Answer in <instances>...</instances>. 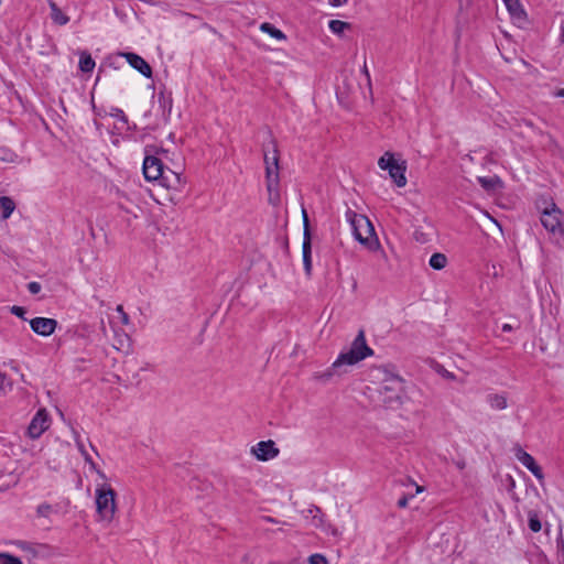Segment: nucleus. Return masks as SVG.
I'll list each match as a JSON object with an SVG mask.
<instances>
[{
	"label": "nucleus",
	"instance_id": "obj_1",
	"mask_svg": "<svg viewBox=\"0 0 564 564\" xmlns=\"http://www.w3.org/2000/svg\"><path fill=\"white\" fill-rule=\"evenodd\" d=\"M372 355L373 350L366 343L365 332L359 330L358 335L352 340L350 348L347 351L340 352L337 359L333 362L332 368L322 373L319 378L323 380H328L333 376V371H336L341 366L356 365L357 362Z\"/></svg>",
	"mask_w": 564,
	"mask_h": 564
},
{
	"label": "nucleus",
	"instance_id": "obj_2",
	"mask_svg": "<svg viewBox=\"0 0 564 564\" xmlns=\"http://www.w3.org/2000/svg\"><path fill=\"white\" fill-rule=\"evenodd\" d=\"M262 151L265 165V185L268 192L271 194L272 192L278 191L280 182V152L276 140L271 137L269 141L263 144Z\"/></svg>",
	"mask_w": 564,
	"mask_h": 564
},
{
	"label": "nucleus",
	"instance_id": "obj_3",
	"mask_svg": "<svg viewBox=\"0 0 564 564\" xmlns=\"http://www.w3.org/2000/svg\"><path fill=\"white\" fill-rule=\"evenodd\" d=\"M403 379L398 375L383 371V378L378 388L379 402L386 408H397L401 404Z\"/></svg>",
	"mask_w": 564,
	"mask_h": 564
},
{
	"label": "nucleus",
	"instance_id": "obj_4",
	"mask_svg": "<svg viewBox=\"0 0 564 564\" xmlns=\"http://www.w3.org/2000/svg\"><path fill=\"white\" fill-rule=\"evenodd\" d=\"M345 218L349 223L354 238L361 245L371 248L376 240V232L370 220L361 214L348 208Z\"/></svg>",
	"mask_w": 564,
	"mask_h": 564
},
{
	"label": "nucleus",
	"instance_id": "obj_5",
	"mask_svg": "<svg viewBox=\"0 0 564 564\" xmlns=\"http://www.w3.org/2000/svg\"><path fill=\"white\" fill-rule=\"evenodd\" d=\"M96 510L101 521L110 523L117 511L116 491L109 484L98 485L95 491Z\"/></svg>",
	"mask_w": 564,
	"mask_h": 564
},
{
	"label": "nucleus",
	"instance_id": "obj_6",
	"mask_svg": "<svg viewBox=\"0 0 564 564\" xmlns=\"http://www.w3.org/2000/svg\"><path fill=\"white\" fill-rule=\"evenodd\" d=\"M378 165L381 170H387L389 172L390 177L393 180L398 187H403L406 185L405 162L399 163L392 153L386 152L384 155L379 159Z\"/></svg>",
	"mask_w": 564,
	"mask_h": 564
},
{
	"label": "nucleus",
	"instance_id": "obj_7",
	"mask_svg": "<svg viewBox=\"0 0 564 564\" xmlns=\"http://www.w3.org/2000/svg\"><path fill=\"white\" fill-rule=\"evenodd\" d=\"M541 224L553 235L564 236L562 224V212L552 204L551 208H545L541 215Z\"/></svg>",
	"mask_w": 564,
	"mask_h": 564
},
{
	"label": "nucleus",
	"instance_id": "obj_8",
	"mask_svg": "<svg viewBox=\"0 0 564 564\" xmlns=\"http://www.w3.org/2000/svg\"><path fill=\"white\" fill-rule=\"evenodd\" d=\"M50 427V416L45 409H40L28 426V435L32 440L39 438Z\"/></svg>",
	"mask_w": 564,
	"mask_h": 564
},
{
	"label": "nucleus",
	"instance_id": "obj_9",
	"mask_svg": "<svg viewBox=\"0 0 564 564\" xmlns=\"http://www.w3.org/2000/svg\"><path fill=\"white\" fill-rule=\"evenodd\" d=\"M143 175L147 181H160L164 173L162 161L154 155H147L142 165Z\"/></svg>",
	"mask_w": 564,
	"mask_h": 564
},
{
	"label": "nucleus",
	"instance_id": "obj_10",
	"mask_svg": "<svg viewBox=\"0 0 564 564\" xmlns=\"http://www.w3.org/2000/svg\"><path fill=\"white\" fill-rule=\"evenodd\" d=\"M251 453L261 462H267L275 458L280 451L275 446V443L271 440L261 441L251 448Z\"/></svg>",
	"mask_w": 564,
	"mask_h": 564
},
{
	"label": "nucleus",
	"instance_id": "obj_11",
	"mask_svg": "<svg viewBox=\"0 0 564 564\" xmlns=\"http://www.w3.org/2000/svg\"><path fill=\"white\" fill-rule=\"evenodd\" d=\"M30 326L35 334L47 337L55 332L57 321L48 317H35L30 321Z\"/></svg>",
	"mask_w": 564,
	"mask_h": 564
},
{
	"label": "nucleus",
	"instance_id": "obj_12",
	"mask_svg": "<svg viewBox=\"0 0 564 564\" xmlns=\"http://www.w3.org/2000/svg\"><path fill=\"white\" fill-rule=\"evenodd\" d=\"M516 457L517 459L525 467L528 468L536 479L542 480L544 478L542 468L536 464L534 457L527 453L521 447H518L516 449Z\"/></svg>",
	"mask_w": 564,
	"mask_h": 564
},
{
	"label": "nucleus",
	"instance_id": "obj_13",
	"mask_svg": "<svg viewBox=\"0 0 564 564\" xmlns=\"http://www.w3.org/2000/svg\"><path fill=\"white\" fill-rule=\"evenodd\" d=\"M122 55L126 57L127 62L132 68L137 69L147 78L152 77V68L143 57L135 53H124Z\"/></svg>",
	"mask_w": 564,
	"mask_h": 564
},
{
	"label": "nucleus",
	"instance_id": "obj_14",
	"mask_svg": "<svg viewBox=\"0 0 564 564\" xmlns=\"http://www.w3.org/2000/svg\"><path fill=\"white\" fill-rule=\"evenodd\" d=\"M161 185L181 192L185 187V178L181 174L171 170L164 171L163 176L159 181Z\"/></svg>",
	"mask_w": 564,
	"mask_h": 564
},
{
	"label": "nucleus",
	"instance_id": "obj_15",
	"mask_svg": "<svg viewBox=\"0 0 564 564\" xmlns=\"http://www.w3.org/2000/svg\"><path fill=\"white\" fill-rule=\"evenodd\" d=\"M117 195L119 208L137 218L138 212L141 210L140 206L122 191H117Z\"/></svg>",
	"mask_w": 564,
	"mask_h": 564
},
{
	"label": "nucleus",
	"instance_id": "obj_16",
	"mask_svg": "<svg viewBox=\"0 0 564 564\" xmlns=\"http://www.w3.org/2000/svg\"><path fill=\"white\" fill-rule=\"evenodd\" d=\"M302 256H303V265L306 275H311L312 273V236L306 234V237L303 239L302 243Z\"/></svg>",
	"mask_w": 564,
	"mask_h": 564
},
{
	"label": "nucleus",
	"instance_id": "obj_17",
	"mask_svg": "<svg viewBox=\"0 0 564 564\" xmlns=\"http://www.w3.org/2000/svg\"><path fill=\"white\" fill-rule=\"evenodd\" d=\"M486 402L492 410H505L508 406L506 393H489L486 395Z\"/></svg>",
	"mask_w": 564,
	"mask_h": 564
},
{
	"label": "nucleus",
	"instance_id": "obj_18",
	"mask_svg": "<svg viewBox=\"0 0 564 564\" xmlns=\"http://www.w3.org/2000/svg\"><path fill=\"white\" fill-rule=\"evenodd\" d=\"M503 3L506 4L509 13L514 20H517L518 22L525 20L527 14L519 0H512V2L506 0L503 1Z\"/></svg>",
	"mask_w": 564,
	"mask_h": 564
},
{
	"label": "nucleus",
	"instance_id": "obj_19",
	"mask_svg": "<svg viewBox=\"0 0 564 564\" xmlns=\"http://www.w3.org/2000/svg\"><path fill=\"white\" fill-rule=\"evenodd\" d=\"M51 9V19L57 25H65L69 22L68 15H66L53 0H48Z\"/></svg>",
	"mask_w": 564,
	"mask_h": 564
},
{
	"label": "nucleus",
	"instance_id": "obj_20",
	"mask_svg": "<svg viewBox=\"0 0 564 564\" xmlns=\"http://www.w3.org/2000/svg\"><path fill=\"white\" fill-rule=\"evenodd\" d=\"M15 208V204L12 198L8 196L0 197V219H8Z\"/></svg>",
	"mask_w": 564,
	"mask_h": 564
},
{
	"label": "nucleus",
	"instance_id": "obj_21",
	"mask_svg": "<svg viewBox=\"0 0 564 564\" xmlns=\"http://www.w3.org/2000/svg\"><path fill=\"white\" fill-rule=\"evenodd\" d=\"M260 30L279 41L286 40V35L269 22H263L260 25Z\"/></svg>",
	"mask_w": 564,
	"mask_h": 564
},
{
	"label": "nucleus",
	"instance_id": "obj_22",
	"mask_svg": "<svg viewBox=\"0 0 564 564\" xmlns=\"http://www.w3.org/2000/svg\"><path fill=\"white\" fill-rule=\"evenodd\" d=\"M478 182L481 185V187L487 191L496 189L497 187L502 186V182L498 176H492V177L479 176Z\"/></svg>",
	"mask_w": 564,
	"mask_h": 564
},
{
	"label": "nucleus",
	"instance_id": "obj_23",
	"mask_svg": "<svg viewBox=\"0 0 564 564\" xmlns=\"http://www.w3.org/2000/svg\"><path fill=\"white\" fill-rule=\"evenodd\" d=\"M429 264L434 270H442L447 264V258L444 253L435 252L431 256Z\"/></svg>",
	"mask_w": 564,
	"mask_h": 564
},
{
	"label": "nucleus",
	"instance_id": "obj_24",
	"mask_svg": "<svg viewBox=\"0 0 564 564\" xmlns=\"http://www.w3.org/2000/svg\"><path fill=\"white\" fill-rule=\"evenodd\" d=\"M95 67V61L90 56V54L84 52L80 54L79 58V69L84 73H89Z\"/></svg>",
	"mask_w": 564,
	"mask_h": 564
},
{
	"label": "nucleus",
	"instance_id": "obj_25",
	"mask_svg": "<svg viewBox=\"0 0 564 564\" xmlns=\"http://www.w3.org/2000/svg\"><path fill=\"white\" fill-rule=\"evenodd\" d=\"M77 445H78L79 452L84 456L85 462L87 464H89L90 468L93 470H95L101 478L106 479V475L100 469H98L97 465L94 463V460L91 459L90 455L85 449L84 445L82 443H79V442L77 443Z\"/></svg>",
	"mask_w": 564,
	"mask_h": 564
},
{
	"label": "nucleus",
	"instance_id": "obj_26",
	"mask_svg": "<svg viewBox=\"0 0 564 564\" xmlns=\"http://www.w3.org/2000/svg\"><path fill=\"white\" fill-rule=\"evenodd\" d=\"M328 28L334 34H341L346 29L349 28V23L340 20H330Z\"/></svg>",
	"mask_w": 564,
	"mask_h": 564
},
{
	"label": "nucleus",
	"instance_id": "obj_27",
	"mask_svg": "<svg viewBox=\"0 0 564 564\" xmlns=\"http://www.w3.org/2000/svg\"><path fill=\"white\" fill-rule=\"evenodd\" d=\"M528 525L532 532L541 531L542 524L536 512H529Z\"/></svg>",
	"mask_w": 564,
	"mask_h": 564
},
{
	"label": "nucleus",
	"instance_id": "obj_28",
	"mask_svg": "<svg viewBox=\"0 0 564 564\" xmlns=\"http://www.w3.org/2000/svg\"><path fill=\"white\" fill-rule=\"evenodd\" d=\"M0 564H23V562L10 553H0Z\"/></svg>",
	"mask_w": 564,
	"mask_h": 564
},
{
	"label": "nucleus",
	"instance_id": "obj_29",
	"mask_svg": "<svg viewBox=\"0 0 564 564\" xmlns=\"http://www.w3.org/2000/svg\"><path fill=\"white\" fill-rule=\"evenodd\" d=\"M159 102L161 107L163 108V115H170L172 109V100L170 98H166L163 94L159 95Z\"/></svg>",
	"mask_w": 564,
	"mask_h": 564
},
{
	"label": "nucleus",
	"instance_id": "obj_30",
	"mask_svg": "<svg viewBox=\"0 0 564 564\" xmlns=\"http://www.w3.org/2000/svg\"><path fill=\"white\" fill-rule=\"evenodd\" d=\"M308 564H328V560L321 553H314L308 556Z\"/></svg>",
	"mask_w": 564,
	"mask_h": 564
},
{
	"label": "nucleus",
	"instance_id": "obj_31",
	"mask_svg": "<svg viewBox=\"0 0 564 564\" xmlns=\"http://www.w3.org/2000/svg\"><path fill=\"white\" fill-rule=\"evenodd\" d=\"M12 389V383L6 373L0 371V391L6 392Z\"/></svg>",
	"mask_w": 564,
	"mask_h": 564
},
{
	"label": "nucleus",
	"instance_id": "obj_32",
	"mask_svg": "<svg viewBox=\"0 0 564 564\" xmlns=\"http://www.w3.org/2000/svg\"><path fill=\"white\" fill-rule=\"evenodd\" d=\"M51 512L52 506L48 503H41L36 509V513L39 517H48Z\"/></svg>",
	"mask_w": 564,
	"mask_h": 564
},
{
	"label": "nucleus",
	"instance_id": "obj_33",
	"mask_svg": "<svg viewBox=\"0 0 564 564\" xmlns=\"http://www.w3.org/2000/svg\"><path fill=\"white\" fill-rule=\"evenodd\" d=\"M302 216H303V239H304L306 237V234H308V236H311L310 220H308L307 213L304 208L302 209Z\"/></svg>",
	"mask_w": 564,
	"mask_h": 564
},
{
	"label": "nucleus",
	"instance_id": "obj_34",
	"mask_svg": "<svg viewBox=\"0 0 564 564\" xmlns=\"http://www.w3.org/2000/svg\"><path fill=\"white\" fill-rule=\"evenodd\" d=\"M11 313H12V314H14L15 316H18V317H20V318L24 319V321L26 319V318L24 317V315H25L26 311H25V308H24V307H22V306H17V305L12 306V307H11Z\"/></svg>",
	"mask_w": 564,
	"mask_h": 564
},
{
	"label": "nucleus",
	"instance_id": "obj_35",
	"mask_svg": "<svg viewBox=\"0 0 564 564\" xmlns=\"http://www.w3.org/2000/svg\"><path fill=\"white\" fill-rule=\"evenodd\" d=\"M41 289H42V286L39 282L32 281V282L28 283V291L31 294L40 293Z\"/></svg>",
	"mask_w": 564,
	"mask_h": 564
},
{
	"label": "nucleus",
	"instance_id": "obj_36",
	"mask_svg": "<svg viewBox=\"0 0 564 564\" xmlns=\"http://www.w3.org/2000/svg\"><path fill=\"white\" fill-rule=\"evenodd\" d=\"M408 503H409V496H405V495H404V496H402V497L398 500V502H397V505H398V507H399V508H405V507L408 506Z\"/></svg>",
	"mask_w": 564,
	"mask_h": 564
},
{
	"label": "nucleus",
	"instance_id": "obj_37",
	"mask_svg": "<svg viewBox=\"0 0 564 564\" xmlns=\"http://www.w3.org/2000/svg\"><path fill=\"white\" fill-rule=\"evenodd\" d=\"M347 0H328V3L332 6V7H339L341 6L343 3H346Z\"/></svg>",
	"mask_w": 564,
	"mask_h": 564
},
{
	"label": "nucleus",
	"instance_id": "obj_38",
	"mask_svg": "<svg viewBox=\"0 0 564 564\" xmlns=\"http://www.w3.org/2000/svg\"><path fill=\"white\" fill-rule=\"evenodd\" d=\"M17 159H18V155L15 153H10L9 159H2V160L8 161V162H15Z\"/></svg>",
	"mask_w": 564,
	"mask_h": 564
},
{
	"label": "nucleus",
	"instance_id": "obj_39",
	"mask_svg": "<svg viewBox=\"0 0 564 564\" xmlns=\"http://www.w3.org/2000/svg\"><path fill=\"white\" fill-rule=\"evenodd\" d=\"M121 321H122V324H124V325L129 323V316L126 312H122Z\"/></svg>",
	"mask_w": 564,
	"mask_h": 564
},
{
	"label": "nucleus",
	"instance_id": "obj_40",
	"mask_svg": "<svg viewBox=\"0 0 564 564\" xmlns=\"http://www.w3.org/2000/svg\"><path fill=\"white\" fill-rule=\"evenodd\" d=\"M362 73L366 75L368 82H370V74H369V70L367 68V65L365 64L364 67H362Z\"/></svg>",
	"mask_w": 564,
	"mask_h": 564
},
{
	"label": "nucleus",
	"instance_id": "obj_41",
	"mask_svg": "<svg viewBox=\"0 0 564 564\" xmlns=\"http://www.w3.org/2000/svg\"><path fill=\"white\" fill-rule=\"evenodd\" d=\"M555 96H556V97L564 98V88L558 89V90L555 93Z\"/></svg>",
	"mask_w": 564,
	"mask_h": 564
},
{
	"label": "nucleus",
	"instance_id": "obj_42",
	"mask_svg": "<svg viewBox=\"0 0 564 564\" xmlns=\"http://www.w3.org/2000/svg\"><path fill=\"white\" fill-rule=\"evenodd\" d=\"M511 329H512V327L509 324H503L502 325V330L503 332H510Z\"/></svg>",
	"mask_w": 564,
	"mask_h": 564
},
{
	"label": "nucleus",
	"instance_id": "obj_43",
	"mask_svg": "<svg viewBox=\"0 0 564 564\" xmlns=\"http://www.w3.org/2000/svg\"><path fill=\"white\" fill-rule=\"evenodd\" d=\"M117 311H118V313H120L121 315H122V312H124V311H123V307H122L121 305H118V306H117Z\"/></svg>",
	"mask_w": 564,
	"mask_h": 564
},
{
	"label": "nucleus",
	"instance_id": "obj_44",
	"mask_svg": "<svg viewBox=\"0 0 564 564\" xmlns=\"http://www.w3.org/2000/svg\"><path fill=\"white\" fill-rule=\"evenodd\" d=\"M445 377H446V378H449V379H453V378H454L453 373H451V372H448V371H446Z\"/></svg>",
	"mask_w": 564,
	"mask_h": 564
},
{
	"label": "nucleus",
	"instance_id": "obj_45",
	"mask_svg": "<svg viewBox=\"0 0 564 564\" xmlns=\"http://www.w3.org/2000/svg\"><path fill=\"white\" fill-rule=\"evenodd\" d=\"M9 488H10V486H9V485H8V486L0 487V491H6V490H8Z\"/></svg>",
	"mask_w": 564,
	"mask_h": 564
},
{
	"label": "nucleus",
	"instance_id": "obj_46",
	"mask_svg": "<svg viewBox=\"0 0 564 564\" xmlns=\"http://www.w3.org/2000/svg\"><path fill=\"white\" fill-rule=\"evenodd\" d=\"M422 491H423V487L416 486V492L419 494V492H422Z\"/></svg>",
	"mask_w": 564,
	"mask_h": 564
},
{
	"label": "nucleus",
	"instance_id": "obj_47",
	"mask_svg": "<svg viewBox=\"0 0 564 564\" xmlns=\"http://www.w3.org/2000/svg\"><path fill=\"white\" fill-rule=\"evenodd\" d=\"M457 466H458V468L462 469V468H464L465 464L464 463H458Z\"/></svg>",
	"mask_w": 564,
	"mask_h": 564
},
{
	"label": "nucleus",
	"instance_id": "obj_48",
	"mask_svg": "<svg viewBox=\"0 0 564 564\" xmlns=\"http://www.w3.org/2000/svg\"><path fill=\"white\" fill-rule=\"evenodd\" d=\"M117 111H118L122 117L124 116L122 110L118 109Z\"/></svg>",
	"mask_w": 564,
	"mask_h": 564
}]
</instances>
